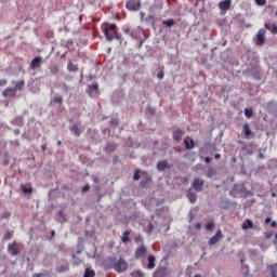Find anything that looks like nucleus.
Returning <instances> with one entry per match:
<instances>
[{"mask_svg": "<svg viewBox=\"0 0 277 277\" xmlns=\"http://www.w3.org/2000/svg\"><path fill=\"white\" fill-rule=\"evenodd\" d=\"M25 88V81L19 80L15 82L14 88H6L4 92H2V96H4L8 100L16 98L17 91H23Z\"/></svg>", "mask_w": 277, "mask_h": 277, "instance_id": "f257e3e1", "label": "nucleus"}, {"mask_svg": "<svg viewBox=\"0 0 277 277\" xmlns=\"http://www.w3.org/2000/svg\"><path fill=\"white\" fill-rule=\"evenodd\" d=\"M116 29V24L108 25V27H105V29H103V34L105 35V38L108 42H111L114 39H117L118 41L122 42V35H117Z\"/></svg>", "mask_w": 277, "mask_h": 277, "instance_id": "f03ea898", "label": "nucleus"}, {"mask_svg": "<svg viewBox=\"0 0 277 277\" xmlns=\"http://www.w3.org/2000/svg\"><path fill=\"white\" fill-rule=\"evenodd\" d=\"M111 266L115 272L118 274H122L123 272H127L128 269V262L127 260H123L122 258H119L117 261L116 258L110 259Z\"/></svg>", "mask_w": 277, "mask_h": 277, "instance_id": "7ed1b4c3", "label": "nucleus"}, {"mask_svg": "<svg viewBox=\"0 0 277 277\" xmlns=\"http://www.w3.org/2000/svg\"><path fill=\"white\" fill-rule=\"evenodd\" d=\"M141 0H129L126 3L127 10L138 11L141 9Z\"/></svg>", "mask_w": 277, "mask_h": 277, "instance_id": "20e7f679", "label": "nucleus"}, {"mask_svg": "<svg viewBox=\"0 0 277 277\" xmlns=\"http://www.w3.org/2000/svg\"><path fill=\"white\" fill-rule=\"evenodd\" d=\"M192 187L197 192H203L205 180L202 179H194Z\"/></svg>", "mask_w": 277, "mask_h": 277, "instance_id": "39448f33", "label": "nucleus"}, {"mask_svg": "<svg viewBox=\"0 0 277 277\" xmlns=\"http://www.w3.org/2000/svg\"><path fill=\"white\" fill-rule=\"evenodd\" d=\"M224 236H223V233H222V229H219L216 234H214V236H212L209 241H208V245L209 246H214V245H217L219 241H221V239H223Z\"/></svg>", "mask_w": 277, "mask_h": 277, "instance_id": "423d86ee", "label": "nucleus"}, {"mask_svg": "<svg viewBox=\"0 0 277 277\" xmlns=\"http://www.w3.org/2000/svg\"><path fill=\"white\" fill-rule=\"evenodd\" d=\"M88 94L90 97H96L100 95L98 83H93L88 87Z\"/></svg>", "mask_w": 277, "mask_h": 277, "instance_id": "0eeeda50", "label": "nucleus"}, {"mask_svg": "<svg viewBox=\"0 0 277 277\" xmlns=\"http://www.w3.org/2000/svg\"><path fill=\"white\" fill-rule=\"evenodd\" d=\"M146 253H147V248L146 246L142 245V246H138L137 249L135 250L134 256L136 260H138L144 258Z\"/></svg>", "mask_w": 277, "mask_h": 277, "instance_id": "6e6552de", "label": "nucleus"}, {"mask_svg": "<svg viewBox=\"0 0 277 277\" xmlns=\"http://www.w3.org/2000/svg\"><path fill=\"white\" fill-rule=\"evenodd\" d=\"M18 250H19L18 243L16 241L9 243L8 252L11 253L13 256H16L18 254Z\"/></svg>", "mask_w": 277, "mask_h": 277, "instance_id": "1a4fd4ad", "label": "nucleus"}, {"mask_svg": "<svg viewBox=\"0 0 277 277\" xmlns=\"http://www.w3.org/2000/svg\"><path fill=\"white\" fill-rule=\"evenodd\" d=\"M168 276V268L160 266L158 269L154 272V277H167Z\"/></svg>", "mask_w": 277, "mask_h": 277, "instance_id": "9d476101", "label": "nucleus"}, {"mask_svg": "<svg viewBox=\"0 0 277 277\" xmlns=\"http://www.w3.org/2000/svg\"><path fill=\"white\" fill-rule=\"evenodd\" d=\"M42 64V58L37 56L35 58H32L31 63H30V69L35 70L41 67Z\"/></svg>", "mask_w": 277, "mask_h": 277, "instance_id": "9b49d317", "label": "nucleus"}, {"mask_svg": "<svg viewBox=\"0 0 277 277\" xmlns=\"http://www.w3.org/2000/svg\"><path fill=\"white\" fill-rule=\"evenodd\" d=\"M265 34H266V30L265 29H260L259 32H258V45H263L265 43Z\"/></svg>", "mask_w": 277, "mask_h": 277, "instance_id": "f8f14e48", "label": "nucleus"}, {"mask_svg": "<svg viewBox=\"0 0 277 277\" xmlns=\"http://www.w3.org/2000/svg\"><path fill=\"white\" fill-rule=\"evenodd\" d=\"M230 4H232L230 0L220 1L219 9L221 11H228L230 9Z\"/></svg>", "mask_w": 277, "mask_h": 277, "instance_id": "ddd939ff", "label": "nucleus"}, {"mask_svg": "<svg viewBox=\"0 0 277 277\" xmlns=\"http://www.w3.org/2000/svg\"><path fill=\"white\" fill-rule=\"evenodd\" d=\"M245 138H250L252 135V130L249 123H245L242 127Z\"/></svg>", "mask_w": 277, "mask_h": 277, "instance_id": "4468645a", "label": "nucleus"}, {"mask_svg": "<svg viewBox=\"0 0 277 277\" xmlns=\"http://www.w3.org/2000/svg\"><path fill=\"white\" fill-rule=\"evenodd\" d=\"M69 130H70V132H71V134L74 136H76V137H80L81 136V131H80L79 126H77V124L70 126Z\"/></svg>", "mask_w": 277, "mask_h": 277, "instance_id": "2eb2a0df", "label": "nucleus"}, {"mask_svg": "<svg viewBox=\"0 0 277 277\" xmlns=\"http://www.w3.org/2000/svg\"><path fill=\"white\" fill-rule=\"evenodd\" d=\"M265 29H267L268 31H271L273 35H276L277 34V23H274V24H268V23H265Z\"/></svg>", "mask_w": 277, "mask_h": 277, "instance_id": "dca6fc26", "label": "nucleus"}, {"mask_svg": "<svg viewBox=\"0 0 277 277\" xmlns=\"http://www.w3.org/2000/svg\"><path fill=\"white\" fill-rule=\"evenodd\" d=\"M184 145H185V149H193V148H195V142H194L193 138H189V137L184 140Z\"/></svg>", "mask_w": 277, "mask_h": 277, "instance_id": "f3484780", "label": "nucleus"}, {"mask_svg": "<svg viewBox=\"0 0 277 277\" xmlns=\"http://www.w3.org/2000/svg\"><path fill=\"white\" fill-rule=\"evenodd\" d=\"M157 168H158V170H159L160 172H163L166 169L169 168V162H168V160H161V161H159L158 164H157Z\"/></svg>", "mask_w": 277, "mask_h": 277, "instance_id": "a211bd4d", "label": "nucleus"}, {"mask_svg": "<svg viewBox=\"0 0 277 277\" xmlns=\"http://www.w3.org/2000/svg\"><path fill=\"white\" fill-rule=\"evenodd\" d=\"M241 228L243 230L252 229L253 228V222L250 219L245 220V222L241 225Z\"/></svg>", "mask_w": 277, "mask_h": 277, "instance_id": "6ab92c4d", "label": "nucleus"}, {"mask_svg": "<svg viewBox=\"0 0 277 277\" xmlns=\"http://www.w3.org/2000/svg\"><path fill=\"white\" fill-rule=\"evenodd\" d=\"M173 140H175V142H181L182 137H183V131L182 130H175L173 131Z\"/></svg>", "mask_w": 277, "mask_h": 277, "instance_id": "aec40b11", "label": "nucleus"}, {"mask_svg": "<svg viewBox=\"0 0 277 277\" xmlns=\"http://www.w3.org/2000/svg\"><path fill=\"white\" fill-rule=\"evenodd\" d=\"M67 70H69V72H77L79 71V66L69 61V63H67Z\"/></svg>", "mask_w": 277, "mask_h": 277, "instance_id": "412c9836", "label": "nucleus"}, {"mask_svg": "<svg viewBox=\"0 0 277 277\" xmlns=\"http://www.w3.org/2000/svg\"><path fill=\"white\" fill-rule=\"evenodd\" d=\"M148 264H147V268L148 269H154L155 268V255H148L147 258Z\"/></svg>", "mask_w": 277, "mask_h": 277, "instance_id": "4be33fe9", "label": "nucleus"}, {"mask_svg": "<svg viewBox=\"0 0 277 277\" xmlns=\"http://www.w3.org/2000/svg\"><path fill=\"white\" fill-rule=\"evenodd\" d=\"M121 242H123V243L130 242V232L129 230L123 232V234L121 235Z\"/></svg>", "mask_w": 277, "mask_h": 277, "instance_id": "5701e85b", "label": "nucleus"}, {"mask_svg": "<svg viewBox=\"0 0 277 277\" xmlns=\"http://www.w3.org/2000/svg\"><path fill=\"white\" fill-rule=\"evenodd\" d=\"M187 198L189 199L190 202L195 203V201L197 199L196 193H193L192 190H189L187 193Z\"/></svg>", "mask_w": 277, "mask_h": 277, "instance_id": "b1692460", "label": "nucleus"}, {"mask_svg": "<svg viewBox=\"0 0 277 277\" xmlns=\"http://www.w3.org/2000/svg\"><path fill=\"white\" fill-rule=\"evenodd\" d=\"M253 116V109L252 108H245V117L251 118Z\"/></svg>", "mask_w": 277, "mask_h": 277, "instance_id": "393cba45", "label": "nucleus"}, {"mask_svg": "<svg viewBox=\"0 0 277 277\" xmlns=\"http://www.w3.org/2000/svg\"><path fill=\"white\" fill-rule=\"evenodd\" d=\"M162 24H164L168 28H171L172 26H174V19H166L164 22H162Z\"/></svg>", "mask_w": 277, "mask_h": 277, "instance_id": "a878e982", "label": "nucleus"}, {"mask_svg": "<svg viewBox=\"0 0 277 277\" xmlns=\"http://www.w3.org/2000/svg\"><path fill=\"white\" fill-rule=\"evenodd\" d=\"M21 190H23L25 194H32V188H27L24 184L21 185Z\"/></svg>", "mask_w": 277, "mask_h": 277, "instance_id": "bb28decb", "label": "nucleus"}, {"mask_svg": "<svg viewBox=\"0 0 277 277\" xmlns=\"http://www.w3.org/2000/svg\"><path fill=\"white\" fill-rule=\"evenodd\" d=\"M94 276H95L94 271H90V269L84 271V277H94Z\"/></svg>", "mask_w": 277, "mask_h": 277, "instance_id": "cd10ccee", "label": "nucleus"}, {"mask_svg": "<svg viewBox=\"0 0 277 277\" xmlns=\"http://www.w3.org/2000/svg\"><path fill=\"white\" fill-rule=\"evenodd\" d=\"M272 277H277V264L271 266Z\"/></svg>", "mask_w": 277, "mask_h": 277, "instance_id": "c85d7f7f", "label": "nucleus"}, {"mask_svg": "<svg viewBox=\"0 0 277 277\" xmlns=\"http://www.w3.org/2000/svg\"><path fill=\"white\" fill-rule=\"evenodd\" d=\"M53 103L62 105L63 104V97L62 96H55L53 98Z\"/></svg>", "mask_w": 277, "mask_h": 277, "instance_id": "c756f323", "label": "nucleus"}, {"mask_svg": "<svg viewBox=\"0 0 277 277\" xmlns=\"http://www.w3.org/2000/svg\"><path fill=\"white\" fill-rule=\"evenodd\" d=\"M215 226V223L213 222H208L206 225V229L211 232L213 229V227Z\"/></svg>", "mask_w": 277, "mask_h": 277, "instance_id": "7c9ffc66", "label": "nucleus"}, {"mask_svg": "<svg viewBox=\"0 0 277 277\" xmlns=\"http://www.w3.org/2000/svg\"><path fill=\"white\" fill-rule=\"evenodd\" d=\"M134 240H135L136 243L144 242V238L141 235L135 236Z\"/></svg>", "mask_w": 277, "mask_h": 277, "instance_id": "2f4dec72", "label": "nucleus"}, {"mask_svg": "<svg viewBox=\"0 0 277 277\" xmlns=\"http://www.w3.org/2000/svg\"><path fill=\"white\" fill-rule=\"evenodd\" d=\"M140 173H141V170L136 169L135 173H134V181H138L140 180Z\"/></svg>", "mask_w": 277, "mask_h": 277, "instance_id": "473e14b6", "label": "nucleus"}, {"mask_svg": "<svg viewBox=\"0 0 277 277\" xmlns=\"http://www.w3.org/2000/svg\"><path fill=\"white\" fill-rule=\"evenodd\" d=\"M267 3L266 0H255V4H259V5H265Z\"/></svg>", "mask_w": 277, "mask_h": 277, "instance_id": "72a5a7b5", "label": "nucleus"}, {"mask_svg": "<svg viewBox=\"0 0 277 277\" xmlns=\"http://www.w3.org/2000/svg\"><path fill=\"white\" fill-rule=\"evenodd\" d=\"M115 149H116L115 145L108 144L107 147H106V150H115Z\"/></svg>", "mask_w": 277, "mask_h": 277, "instance_id": "f704fd0d", "label": "nucleus"}, {"mask_svg": "<svg viewBox=\"0 0 277 277\" xmlns=\"http://www.w3.org/2000/svg\"><path fill=\"white\" fill-rule=\"evenodd\" d=\"M89 189H90L89 184H85V185L83 186V188H82V193H87V192H89Z\"/></svg>", "mask_w": 277, "mask_h": 277, "instance_id": "c9c22d12", "label": "nucleus"}, {"mask_svg": "<svg viewBox=\"0 0 277 277\" xmlns=\"http://www.w3.org/2000/svg\"><path fill=\"white\" fill-rule=\"evenodd\" d=\"M12 235H13V232H8V233L5 234V236H4V238H5V239H9V238L12 237Z\"/></svg>", "mask_w": 277, "mask_h": 277, "instance_id": "e433bc0d", "label": "nucleus"}, {"mask_svg": "<svg viewBox=\"0 0 277 277\" xmlns=\"http://www.w3.org/2000/svg\"><path fill=\"white\" fill-rule=\"evenodd\" d=\"M242 268L247 269L248 273V265H245V260H240Z\"/></svg>", "mask_w": 277, "mask_h": 277, "instance_id": "4c0bfd02", "label": "nucleus"}, {"mask_svg": "<svg viewBox=\"0 0 277 277\" xmlns=\"http://www.w3.org/2000/svg\"><path fill=\"white\" fill-rule=\"evenodd\" d=\"M163 77H164L163 71H160V72L158 74V79H159V80H162V79H163Z\"/></svg>", "mask_w": 277, "mask_h": 277, "instance_id": "58836bf2", "label": "nucleus"}, {"mask_svg": "<svg viewBox=\"0 0 277 277\" xmlns=\"http://www.w3.org/2000/svg\"><path fill=\"white\" fill-rule=\"evenodd\" d=\"M147 228H148V232H149V233H151V232H153V229H154V225H153V223H149Z\"/></svg>", "mask_w": 277, "mask_h": 277, "instance_id": "ea45409f", "label": "nucleus"}, {"mask_svg": "<svg viewBox=\"0 0 277 277\" xmlns=\"http://www.w3.org/2000/svg\"><path fill=\"white\" fill-rule=\"evenodd\" d=\"M148 114L154 116L155 115V109L154 108H148Z\"/></svg>", "mask_w": 277, "mask_h": 277, "instance_id": "a19ab883", "label": "nucleus"}, {"mask_svg": "<svg viewBox=\"0 0 277 277\" xmlns=\"http://www.w3.org/2000/svg\"><path fill=\"white\" fill-rule=\"evenodd\" d=\"M195 228H196L197 230H200V228H201V224H200L199 222H198V223H196Z\"/></svg>", "mask_w": 277, "mask_h": 277, "instance_id": "79ce46f5", "label": "nucleus"}, {"mask_svg": "<svg viewBox=\"0 0 277 277\" xmlns=\"http://www.w3.org/2000/svg\"><path fill=\"white\" fill-rule=\"evenodd\" d=\"M11 213L10 212H5L4 214H2V217L6 219L10 217Z\"/></svg>", "mask_w": 277, "mask_h": 277, "instance_id": "37998d69", "label": "nucleus"}, {"mask_svg": "<svg viewBox=\"0 0 277 277\" xmlns=\"http://www.w3.org/2000/svg\"><path fill=\"white\" fill-rule=\"evenodd\" d=\"M271 221H272V219H271L269 216H267V217L265 219V224H269Z\"/></svg>", "mask_w": 277, "mask_h": 277, "instance_id": "c03bdc74", "label": "nucleus"}, {"mask_svg": "<svg viewBox=\"0 0 277 277\" xmlns=\"http://www.w3.org/2000/svg\"><path fill=\"white\" fill-rule=\"evenodd\" d=\"M214 159H221V155L220 154H216V155H214Z\"/></svg>", "mask_w": 277, "mask_h": 277, "instance_id": "a18cd8bd", "label": "nucleus"}, {"mask_svg": "<svg viewBox=\"0 0 277 277\" xmlns=\"http://www.w3.org/2000/svg\"><path fill=\"white\" fill-rule=\"evenodd\" d=\"M211 162V158L210 157H206V163H210Z\"/></svg>", "mask_w": 277, "mask_h": 277, "instance_id": "49530a36", "label": "nucleus"}, {"mask_svg": "<svg viewBox=\"0 0 277 277\" xmlns=\"http://www.w3.org/2000/svg\"><path fill=\"white\" fill-rule=\"evenodd\" d=\"M277 226V222L273 221L272 222V227L275 228Z\"/></svg>", "mask_w": 277, "mask_h": 277, "instance_id": "de8ad7c7", "label": "nucleus"}, {"mask_svg": "<svg viewBox=\"0 0 277 277\" xmlns=\"http://www.w3.org/2000/svg\"><path fill=\"white\" fill-rule=\"evenodd\" d=\"M211 175H212V169H209L208 177H211Z\"/></svg>", "mask_w": 277, "mask_h": 277, "instance_id": "09e8293b", "label": "nucleus"}, {"mask_svg": "<svg viewBox=\"0 0 277 277\" xmlns=\"http://www.w3.org/2000/svg\"><path fill=\"white\" fill-rule=\"evenodd\" d=\"M41 276H42V274H32L31 277H41Z\"/></svg>", "mask_w": 277, "mask_h": 277, "instance_id": "8fccbe9b", "label": "nucleus"}, {"mask_svg": "<svg viewBox=\"0 0 277 277\" xmlns=\"http://www.w3.org/2000/svg\"><path fill=\"white\" fill-rule=\"evenodd\" d=\"M272 237V233L266 234V239H269Z\"/></svg>", "mask_w": 277, "mask_h": 277, "instance_id": "3c124183", "label": "nucleus"}, {"mask_svg": "<svg viewBox=\"0 0 277 277\" xmlns=\"http://www.w3.org/2000/svg\"><path fill=\"white\" fill-rule=\"evenodd\" d=\"M60 215H61V217H64V212L60 211Z\"/></svg>", "mask_w": 277, "mask_h": 277, "instance_id": "603ef678", "label": "nucleus"}, {"mask_svg": "<svg viewBox=\"0 0 277 277\" xmlns=\"http://www.w3.org/2000/svg\"><path fill=\"white\" fill-rule=\"evenodd\" d=\"M57 144H58V146H62L63 143H62V141H58Z\"/></svg>", "mask_w": 277, "mask_h": 277, "instance_id": "864d4df0", "label": "nucleus"}, {"mask_svg": "<svg viewBox=\"0 0 277 277\" xmlns=\"http://www.w3.org/2000/svg\"><path fill=\"white\" fill-rule=\"evenodd\" d=\"M129 31H130V29H126V30H124V34H129Z\"/></svg>", "mask_w": 277, "mask_h": 277, "instance_id": "5fc2aeb1", "label": "nucleus"}, {"mask_svg": "<svg viewBox=\"0 0 277 277\" xmlns=\"http://www.w3.org/2000/svg\"><path fill=\"white\" fill-rule=\"evenodd\" d=\"M15 132V134H18L19 133V130H16V131H14Z\"/></svg>", "mask_w": 277, "mask_h": 277, "instance_id": "6e6d98bb", "label": "nucleus"}, {"mask_svg": "<svg viewBox=\"0 0 277 277\" xmlns=\"http://www.w3.org/2000/svg\"><path fill=\"white\" fill-rule=\"evenodd\" d=\"M274 237L276 238V241H277V233H276V235H274Z\"/></svg>", "mask_w": 277, "mask_h": 277, "instance_id": "4d7b16f0", "label": "nucleus"}, {"mask_svg": "<svg viewBox=\"0 0 277 277\" xmlns=\"http://www.w3.org/2000/svg\"><path fill=\"white\" fill-rule=\"evenodd\" d=\"M4 105L8 107V102H4Z\"/></svg>", "mask_w": 277, "mask_h": 277, "instance_id": "13d9d810", "label": "nucleus"}, {"mask_svg": "<svg viewBox=\"0 0 277 277\" xmlns=\"http://www.w3.org/2000/svg\"><path fill=\"white\" fill-rule=\"evenodd\" d=\"M54 235H55V232L53 230V232H52V236H54Z\"/></svg>", "mask_w": 277, "mask_h": 277, "instance_id": "bf43d9fd", "label": "nucleus"}, {"mask_svg": "<svg viewBox=\"0 0 277 277\" xmlns=\"http://www.w3.org/2000/svg\"><path fill=\"white\" fill-rule=\"evenodd\" d=\"M272 196L275 197V193H273Z\"/></svg>", "mask_w": 277, "mask_h": 277, "instance_id": "052dcab7", "label": "nucleus"}, {"mask_svg": "<svg viewBox=\"0 0 277 277\" xmlns=\"http://www.w3.org/2000/svg\"><path fill=\"white\" fill-rule=\"evenodd\" d=\"M276 16H277V11H276Z\"/></svg>", "mask_w": 277, "mask_h": 277, "instance_id": "680f3d73", "label": "nucleus"}]
</instances>
